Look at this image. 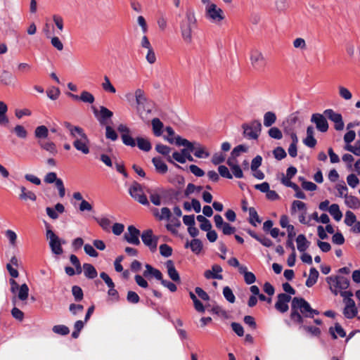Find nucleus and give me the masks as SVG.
Here are the masks:
<instances>
[{
	"label": "nucleus",
	"mask_w": 360,
	"mask_h": 360,
	"mask_svg": "<svg viewBox=\"0 0 360 360\" xmlns=\"http://www.w3.org/2000/svg\"><path fill=\"white\" fill-rule=\"evenodd\" d=\"M319 314V311L312 309L304 298L295 297L292 300L290 319L295 323H303V317L313 318Z\"/></svg>",
	"instance_id": "1"
},
{
	"label": "nucleus",
	"mask_w": 360,
	"mask_h": 360,
	"mask_svg": "<svg viewBox=\"0 0 360 360\" xmlns=\"http://www.w3.org/2000/svg\"><path fill=\"white\" fill-rule=\"evenodd\" d=\"M34 137L37 140V144L41 149L47 151L51 155L58 153L56 145L52 141L49 140V129L44 125H40L35 128Z\"/></svg>",
	"instance_id": "2"
},
{
	"label": "nucleus",
	"mask_w": 360,
	"mask_h": 360,
	"mask_svg": "<svg viewBox=\"0 0 360 360\" xmlns=\"http://www.w3.org/2000/svg\"><path fill=\"white\" fill-rule=\"evenodd\" d=\"M197 20L194 11L188 8L186 11L185 18L180 22L181 34L186 43L192 41V32L195 28Z\"/></svg>",
	"instance_id": "3"
},
{
	"label": "nucleus",
	"mask_w": 360,
	"mask_h": 360,
	"mask_svg": "<svg viewBox=\"0 0 360 360\" xmlns=\"http://www.w3.org/2000/svg\"><path fill=\"white\" fill-rule=\"evenodd\" d=\"M176 145L178 146H185L189 148L191 151L194 153V155L198 158H207L210 156V153L207 148L199 142H191L180 136L176 137Z\"/></svg>",
	"instance_id": "4"
},
{
	"label": "nucleus",
	"mask_w": 360,
	"mask_h": 360,
	"mask_svg": "<svg viewBox=\"0 0 360 360\" xmlns=\"http://www.w3.org/2000/svg\"><path fill=\"white\" fill-rule=\"evenodd\" d=\"M205 18L210 22L219 25L225 19L224 12L215 4H209L205 7Z\"/></svg>",
	"instance_id": "5"
},
{
	"label": "nucleus",
	"mask_w": 360,
	"mask_h": 360,
	"mask_svg": "<svg viewBox=\"0 0 360 360\" xmlns=\"http://www.w3.org/2000/svg\"><path fill=\"white\" fill-rule=\"evenodd\" d=\"M71 138L73 139L72 145L77 150L84 155L89 153L90 140L83 129Z\"/></svg>",
	"instance_id": "6"
},
{
	"label": "nucleus",
	"mask_w": 360,
	"mask_h": 360,
	"mask_svg": "<svg viewBox=\"0 0 360 360\" xmlns=\"http://www.w3.org/2000/svg\"><path fill=\"white\" fill-rule=\"evenodd\" d=\"M326 281L329 285L331 292L337 295L339 292L348 288L349 280L342 276H328Z\"/></svg>",
	"instance_id": "7"
},
{
	"label": "nucleus",
	"mask_w": 360,
	"mask_h": 360,
	"mask_svg": "<svg viewBox=\"0 0 360 360\" xmlns=\"http://www.w3.org/2000/svg\"><path fill=\"white\" fill-rule=\"evenodd\" d=\"M46 238L49 240V247L53 255H60L63 253L62 245L65 241L61 240L59 237L50 229L47 228L46 231Z\"/></svg>",
	"instance_id": "8"
},
{
	"label": "nucleus",
	"mask_w": 360,
	"mask_h": 360,
	"mask_svg": "<svg viewBox=\"0 0 360 360\" xmlns=\"http://www.w3.org/2000/svg\"><path fill=\"white\" fill-rule=\"evenodd\" d=\"M129 193L131 197L139 203L143 205H149V202L140 184L134 181L129 188Z\"/></svg>",
	"instance_id": "9"
},
{
	"label": "nucleus",
	"mask_w": 360,
	"mask_h": 360,
	"mask_svg": "<svg viewBox=\"0 0 360 360\" xmlns=\"http://www.w3.org/2000/svg\"><path fill=\"white\" fill-rule=\"evenodd\" d=\"M136 103L137 104V110L140 113L146 111L147 114L151 112V108L149 102L145 95V92L141 89H137L134 93Z\"/></svg>",
	"instance_id": "10"
},
{
	"label": "nucleus",
	"mask_w": 360,
	"mask_h": 360,
	"mask_svg": "<svg viewBox=\"0 0 360 360\" xmlns=\"http://www.w3.org/2000/svg\"><path fill=\"white\" fill-rule=\"evenodd\" d=\"M244 136L250 139H257L262 129V124L259 120H253L250 124L243 125Z\"/></svg>",
	"instance_id": "11"
},
{
	"label": "nucleus",
	"mask_w": 360,
	"mask_h": 360,
	"mask_svg": "<svg viewBox=\"0 0 360 360\" xmlns=\"http://www.w3.org/2000/svg\"><path fill=\"white\" fill-rule=\"evenodd\" d=\"M141 236L144 245L148 247L150 251L155 252L157 249L158 237L153 235V231L151 229L143 231Z\"/></svg>",
	"instance_id": "12"
},
{
	"label": "nucleus",
	"mask_w": 360,
	"mask_h": 360,
	"mask_svg": "<svg viewBox=\"0 0 360 360\" xmlns=\"http://www.w3.org/2000/svg\"><path fill=\"white\" fill-rule=\"evenodd\" d=\"M324 115L334 123V128L337 131H341L344 129V122L340 113L335 112L332 109L324 110Z\"/></svg>",
	"instance_id": "13"
},
{
	"label": "nucleus",
	"mask_w": 360,
	"mask_h": 360,
	"mask_svg": "<svg viewBox=\"0 0 360 360\" xmlns=\"http://www.w3.org/2000/svg\"><path fill=\"white\" fill-rule=\"evenodd\" d=\"M310 121L316 125V128L321 132H326L328 129V123L326 117L323 114L314 113Z\"/></svg>",
	"instance_id": "14"
},
{
	"label": "nucleus",
	"mask_w": 360,
	"mask_h": 360,
	"mask_svg": "<svg viewBox=\"0 0 360 360\" xmlns=\"http://www.w3.org/2000/svg\"><path fill=\"white\" fill-rule=\"evenodd\" d=\"M250 58L252 67L256 70L262 69L265 65L264 57L262 52L257 49H252L250 51Z\"/></svg>",
	"instance_id": "15"
},
{
	"label": "nucleus",
	"mask_w": 360,
	"mask_h": 360,
	"mask_svg": "<svg viewBox=\"0 0 360 360\" xmlns=\"http://www.w3.org/2000/svg\"><path fill=\"white\" fill-rule=\"evenodd\" d=\"M140 231L135 226L131 225L127 228V232H126L124 235V239L127 241V243L139 245L140 244L139 240Z\"/></svg>",
	"instance_id": "16"
},
{
	"label": "nucleus",
	"mask_w": 360,
	"mask_h": 360,
	"mask_svg": "<svg viewBox=\"0 0 360 360\" xmlns=\"http://www.w3.org/2000/svg\"><path fill=\"white\" fill-rule=\"evenodd\" d=\"M291 297L285 293H281L278 295V300L275 304V308L281 313L286 312L288 309V302L290 301Z\"/></svg>",
	"instance_id": "17"
},
{
	"label": "nucleus",
	"mask_w": 360,
	"mask_h": 360,
	"mask_svg": "<svg viewBox=\"0 0 360 360\" xmlns=\"http://www.w3.org/2000/svg\"><path fill=\"white\" fill-rule=\"evenodd\" d=\"M117 130L122 133L121 138L124 145L134 147L136 146L135 140L129 134V129L124 124H120Z\"/></svg>",
	"instance_id": "18"
},
{
	"label": "nucleus",
	"mask_w": 360,
	"mask_h": 360,
	"mask_svg": "<svg viewBox=\"0 0 360 360\" xmlns=\"http://www.w3.org/2000/svg\"><path fill=\"white\" fill-rule=\"evenodd\" d=\"M223 269L219 264H213L211 269L206 270L204 272V276L206 279H218L222 280L221 274Z\"/></svg>",
	"instance_id": "19"
},
{
	"label": "nucleus",
	"mask_w": 360,
	"mask_h": 360,
	"mask_svg": "<svg viewBox=\"0 0 360 360\" xmlns=\"http://www.w3.org/2000/svg\"><path fill=\"white\" fill-rule=\"evenodd\" d=\"M94 112L101 125L106 124L107 120L113 115L112 112L104 106H101L98 113L96 110H94Z\"/></svg>",
	"instance_id": "20"
},
{
	"label": "nucleus",
	"mask_w": 360,
	"mask_h": 360,
	"mask_svg": "<svg viewBox=\"0 0 360 360\" xmlns=\"http://www.w3.org/2000/svg\"><path fill=\"white\" fill-rule=\"evenodd\" d=\"M68 96L75 101L80 100L84 103L90 104L93 103L95 101L94 95L87 91H83L80 96L72 93H68Z\"/></svg>",
	"instance_id": "21"
},
{
	"label": "nucleus",
	"mask_w": 360,
	"mask_h": 360,
	"mask_svg": "<svg viewBox=\"0 0 360 360\" xmlns=\"http://www.w3.org/2000/svg\"><path fill=\"white\" fill-rule=\"evenodd\" d=\"M146 270L143 273V277L150 279L152 277H154L157 280H162V274L161 271L154 267H153L150 264H146L145 265Z\"/></svg>",
	"instance_id": "22"
},
{
	"label": "nucleus",
	"mask_w": 360,
	"mask_h": 360,
	"mask_svg": "<svg viewBox=\"0 0 360 360\" xmlns=\"http://www.w3.org/2000/svg\"><path fill=\"white\" fill-rule=\"evenodd\" d=\"M94 219L105 231L109 232L114 217L112 216H103L95 217Z\"/></svg>",
	"instance_id": "23"
},
{
	"label": "nucleus",
	"mask_w": 360,
	"mask_h": 360,
	"mask_svg": "<svg viewBox=\"0 0 360 360\" xmlns=\"http://www.w3.org/2000/svg\"><path fill=\"white\" fill-rule=\"evenodd\" d=\"M155 150H157L158 153L163 155H166L167 156V160L169 162V163H172L176 167L179 168V169H181V167L179 166V165L176 164L174 160H172L171 156L169 155V153L171 152V148L166 146V145H163V144H161V143H159V144H157L156 146H155Z\"/></svg>",
	"instance_id": "24"
},
{
	"label": "nucleus",
	"mask_w": 360,
	"mask_h": 360,
	"mask_svg": "<svg viewBox=\"0 0 360 360\" xmlns=\"http://www.w3.org/2000/svg\"><path fill=\"white\" fill-rule=\"evenodd\" d=\"M47 215L52 219L58 218V213L62 214L65 212V207L61 203H57L55 207H48L46 208Z\"/></svg>",
	"instance_id": "25"
},
{
	"label": "nucleus",
	"mask_w": 360,
	"mask_h": 360,
	"mask_svg": "<svg viewBox=\"0 0 360 360\" xmlns=\"http://www.w3.org/2000/svg\"><path fill=\"white\" fill-rule=\"evenodd\" d=\"M166 268L167 269V274L169 277L174 282L180 281V276L175 269L174 262L172 260H168L165 263Z\"/></svg>",
	"instance_id": "26"
},
{
	"label": "nucleus",
	"mask_w": 360,
	"mask_h": 360,
	"mask_svg": "<svg viewBox=\"0 0 360 360\" xmlns=\"http://www.w3.org/2000/svg\"><path fill=\"white\" fill-rule=\"evenodd\" d=\"M153 213L160 221L169 220L172 216V212L168 207H162L160 211L158 208H154Z\"/></svg>",
	"instance_id": "27"
},
{
	"label": "nucleus",
	"mask_w": 360,
	"mask_h": 360,
	"mask_svg": "<svg viewBox=\"0 0 360 360\" xmlns=\"http://www.w3.org/2000/svg\"><path fill=\"white\" fill-rule=\"evenodd\" d=\"M297 248L300 252H305L310 245V242L307 240L304 234H300L296 238Z\"/></svg>",
	"instance_id": "28"
},
{
	"label": "nucleus",
	"mask_w": 360,
	"mask_h": 360,
	"mask_svg": "<svg viewBox=\"0 0 360 360\" xmlns=\"http://www.w3.org/2000/svg\"><path fill=\"white\" fill-rule=\"evenodd\" d=\"M185 248H190L193 253L198 255L202 250V243L200 240L194 238L191 242H186Z\"/></svg>",
	"instance_id": "29"
},
{
	"label": "nucleus",
	"mask_w": 360,
	"mask_h": 360,
	"mask_svg": "<svg viewBox=\"0 0 360 360\" xmlns=\"http://www.w3.org/2000/svg\"><path fill=\"white\" fill-rule=\"evenodd\" d=\"M135 141L137 147L143 151L148 152L152 148L151 143L147 138L139 136L136 139Z\"/></svg>",
	"instance_id": "30"
},
{
	"label": "nucleus",
	"mask_w": 360,
	"mask_h": 360,
	"mask_svg": "<svg viewBox=\"0 0 360 360\" xmlns=\"http://www.w3.org/2000/svg\"><path fill=\"white\" fill-rule=\"evenodd\" d=\"M152 162L158 172L160 174H165L167 172V166L161 158L155 157L152 159Z\"/></svg>",
	"instance_id": "31"
},
{
	"label": "nucleus",
	"mask_w": 360,
	"mask_h": 360,
	"mask_svg": "<svg viewBox=\"0 0 360 360\" xmlns=\"http://www.w3.org/2000/svg\"><path fill=\"white\" fill-rule=\"evenodd\" d=\"M153 132L155 136H160L163 132L164 124L159 118H153L151 121Z\"/></svg>",
	"instance_id": "32"
},
{
	"label": "nucleus",
	"mask_w": 360,
	"mask_h": 360,
	"mask_svg": "<svg viewBox=\"0 0 360 360\" xmlns=\"http://www.w3.org/2000/svg\"><path fill=\"white\" fill-rule=\"evenodd\" d=\"M345 205L353 210H357L360 207V200L354 195H349L345 199Z\"/></svg>",
	"instance_id": "33"
},
{
	"label": "nucleus",
	"mask_w": 360,
	"mask_h": 360,
	"mask_svg": "<svg viewBox=\"0 0 360 360\" xmlns=\"http://www.w3.org/2000/svg\"><path fill=\"white\" fill-rule=\"evenodd\" d=\"M83 269H84V276L89 279H94L98 275L96 269L91 264H89V263L84 264Z\"/></svg>",
	"instance_id": "34"
},
{
	"label": "nucleus",
	"mask_w": 360,
	"mask_h": 360,
	"mask_svg": "<svg viewBox=\"0 0 360 360\" xmlns=\"http://www.w3.org/2000/svg\"><path fill=\"white\" fill-rule=\"evenodd\" d=\"M319 275V271L314 267H311L309 270V277L306 281V285L309 288L312 287L316 283Z\"/></svg>",
	"instance_id": "35"
},
{
	"label": "nucleus",
	"mask_w": 360,
	"mask_h": 360,
	"mask_svg": "<svg viewBox=\"0 0 360 360\" xmlns=\"http://www.w3.org/2000/svg\"><path fill=\"white\" fill-rule=\"evenodd\" d=\"M330 333L331 334L333 338L336 339L338 338V335L344 338L346 336V333L345 330L342 328V327L339 323H335L334 328L330 327Z\"/></svg>",
	"instance_id": "36"
},
{
	"label": "nucleus",
	"mask_w": 360,
	"mask_h": 360,
	"mask_svg": "<svg viewBox=\"0 0 360 360\" xmlns=\"http://www.w3.org/2000/svg\"><path fill=\"white\" fill-rule=\"evenodd\" d=\"M328 212L337 221H339L342 217V214L338 204H332L328 208Z\"/></svg>",
	"instance_id": "37"
},
{
	"label": "nucleus",
	"mask_w": 360,
	"mask_h": 360,
	"mask_svg": "<svg viewBox=\"0 0 360 360\" xmlns=\"http://www.w3.org/2000/svg\"><path fill=\"white\" fill-rule=\"evenodd\" d=\"M15 295H17L20 300L25 301L29 296V288L27 285L26 283L22 284Z\"/></svg>",
	"instance_id": "38"
},
{
	"label": "nucleus",
	"mask_w": 360,
	"mask_h": 360,
	"mask_svg": "<svg viewBox=\"0 0 360 360\" xmlns=\"http://www.w3.org/2000/svg\"><path fill=\"white\" fill-rule=\"evenodd\" d=\"M276 120V115L274 112L268 111L264 115V125L266 127H269L275 123Z\"/></svg>",
	"instance_id": "39"
},
{
	"label": "nucleus",
	"mask_w": 360,
	"mask_h": 360,
	"mask_svg": "<svg viewBox=\"0 0 360 360\" xmlns=\"http://www.w3.org/2000/svg\"><path fill=\"white\" fill-rule=\"evenodd\" d=\"M249 222L253 226H257V224L261 223V219H259L257 212L256 210L254 207H250L249 208Z\"/></svg>",
	"instance_id": "40"
},
{
	"label": "nucleus",
	"mask_w": 360,
	"mask_h": 360,
	"mask_svg": "<svg viewBox=\"0 0 360 360\" xmlns=\"http://www.w3.org/2000/svg\"><path fill=\"white\" fill-rule=\"evenodd\" d=\"M21 194L20 195V198L22 200H30L32 201H35L37 199L36 195L30 191H27L25 187H20Z\"/></svg>",
	"instance_id": "41"
},
{
	"label": "nucleus",
	"mask_w": 360,
	"mask_h": 360,
	"mask_svg": "<svg viewBox=\"0 0 360 360\" xmlns=\"http://www.w3.org/2000/svg\"><path fill=\"white\" fill-rule=\"evenodd\" d=\"M62 125L68 130L70 137L75 136V135L82 129V127L72 125L69 122H63Z\"/></svg>",
	"instance_id": "42"
},
{
	"label": "nucleus",
	"mask_w": 360,
	"mask_h": 360,
	"mask_svg": "<svg viewBox=\"0 0 360 360\" xmlns=\"http://www.w3.org/2000/svg\"><path fill=\"white\" fill-rule=\"evenodd\" d=\"M103 89L105 92L115 94L116 92V89L114 87V86L112 84L109 77L108 76H104L103 77V82L101 84Z\"/></svg>",
	"instance_id": "43"
},
{
	"label": "nucleus",
	"mask_w": 360,
	"mask_h": 360,
	"mask_svg": "<svg viewBox=\"0 0 360 360\" xmlns=\"http://www.w3.org/2000/svg\"><path fill=\"white\" fill-rule=\"evenodd\" d=\"M288 232V240L286 241V247L288 248H290L291 250L294 251V249H295L294 243H293V238L296 235L295 229V228L290 227V230L287 231Z\"/></svg>",
	"instance_id": "44"
},
{
	"label": "nucleus",
	"mask_w": 360,
	"mask_h": 360,
	"mask_svg": "<svg viewBox=\"0 0 360 360\" xmlns=\"http://www.w3.org/2000/svg\"><path fill=\"white\" fill-rule=\"evenodd\" d=\"M297 210L300 212L307 211V205L304 202L300 200H294L292 203L291 212L294 214Z\"/></svg>",
	"instance_id": "45"
},
{
	"label": "nucleus",
	"mask_w": 360,
	"mask_h": 360,
	"mask_svg": "<svg viewBox=\"0 0 360 360\" xmlns=\"http://www.w3.org/2000/svg\"><path fill=\"white\" fill-rule=\"evenodd\" d=\"M202 190V186H195L193 184L189 183L186 188L184 191V195L186 197L189 196L190 195L194 193H200Z\"/></svg>",
	"instance_id": "46"
},
{
	"label": "nucleus",
	"mask_w": 360,
	"mask_h": 360,
	"mask_svg": "<svg viewBox=\"0 0 360 360\" xmlns=\"http://www.w3.org/2000/svg\"><path fill=\"white\" fill-rule=\"evenodd\" d=\"M165 131L167 134V136H165L164 138L167 140L169 143H175L176 144V137L178 135H175V132L174 129L171 127H167L165 128Z\"/></svg>",
	"instance_id": "47"
},
{
	"label": "nucleus",
	"mask_w": 360,
	"mask_h": 360,
	"mask_svg": "<svg viewBox=\"0 0 360 360\" xmlns=\"http://www.w3.org/2000/svg\"><path fill=\"white\" fill-rule=\"evenodd\" d=\"M72 293L76 302H79L83 299L84 294L82 289L78 285H74L72 288Z\"/></svg>",
	"instance_id": "48"
},
{
	"label": "nucleus",
	"mask_w": 360,
	"mask_h": 360,
	"mask_svg": "<svg viewBox=\"0 0 360 360\" xmlns=\"http://www.w3.org/2000/svg\"><path fill=\"white\" fill-rule=\"evenodd\" d=\"M223 295L229 302H235V295H233L232 290L229 286H226L223 288Z\"/></svg>",
	"instance_id": "49"
},
{
	"label": "nucleus",
	"mask_w": 360,
	"mask_h": 360,
	"mask_svg": "<svg viewBox=\"0 0 360 360\" xmlns=\"http://www.w3.org/2000/svg\"><path fill=\"white\" fill-rule=\"evenodd\" d=\"M47 96L53 101H55L58 98L60 91L58 87L51 86L46 91Z\"/></svg>",
	"instance_id": "50"
},
{
	"label": "nucleus",
	"mask_w": 360,
	"mask_h": 360,
	"mask_svg": "<svg viewBox=\"0 0 360 360\" xmlns=\"http://www.w3.org/2000/svg\"><path fill=\"white\" fill-rule=\"evenodd\" d=\"M335 188L337 189L338 192L339 197L346 198L347 196H348V188L347 186L345 185V182H342V184H338L335 186Z\"/></svg>",
	"instance_id": "51"
},
{
	"label": "nucleus",
	"mask_w": 360,
	"mask_h": 360,
	"mask_svg": "<svg viewBox=\"0 0 360 360\" xmlns=\"http://www.w3.org/2000/svg\"><path fill=\"white\" fill-rule=\"evenodd\" d=\"M13 131L15 134V135L20 139H25L27 136V131L25 129V128L22 125H16Z\"/></svg>",
	"instance_id": "52"
},
{
	"label": "nucleus",
	"mask_w": 360,
	"mask_h": 360,
	"mask_svg": "<svg viewBox=\"0 0 360 360\" xmlns=\"http://www.w3.org/2000/svg\"><path fill=\"white\" fill-rule=\"evenodd\" d=\"M356 221L355 214L351 211H347L345 213V223L348 226H352Z\"/></svg>",
	"instance_id": "53"
},
{
	"label": "nucleus",
	"mask_w": 360,
	"mask_h": 360,
	"mask_svg": "<svg viewBox=\"0 0 360 360\" xmlns=\"http://www.w3.org/2000/svg\"><path fill=\"white\" fill-rule=\"evenodd\" d=\"M159 248L160 253L162 257H169L172 254V248L167 244H162Z\"/></svg>",
	"instance_id": "54"
},
{
	"label": "nucleus",
	"mask_w": 360,
	"mask_h": 360,
	"mask_svg": "<svg viewBox=\"0 0 360 360\" xmlns=\"http://www.w3.org/2000/svg\"><path fill=\"white\" fill-rule=\"evenodd\" d=\"M269 136L274 139L280 140L283 137L281 131L277 127H271L268 131Z\"/></svg>",
	"instance_id": "55"
},
{
	"label": "nucleus",
	"mask_w": 360,
	"mask_h": 360,
	"mask_svg": "<svg viewBox=\"0 0 360 360\" xmlns=\"http://www.w3.org/2000/svg\"><path fill=\"white\" fill-rule=\"evenodd\" d=\"M53 331L55 333L61 335H68L70 333V330L68 327L64 325H56L53 327Z\"/></svg>",
	"instance_id": "56"
},
{
	"label": "nucleus",
	"mask_w": 360,
	"mask_h": 360,
	"mask_svg": "<svg viewBox=\"0 0 360 360\" xmlns=\"http://www.w3.org/2000/svg\"><path fill=\"white\" fill-rule=\"evenodd\" d=\"M218 172L221 176L231 179L233 178L232 174L229 172L227 167L224 165H220L218 167Z\"/></svg>",
	"instance_id": "57"
},
{
	"label": "nucleus",
	"mask_w": 360,
	"mask_h": 360,
	"mask_svg": "<svg viewBox=\"0 0 360 360\" xmlns=\"http://www.w3.org/2000/svg\"><path fill=\"white\" fill-rule=\"evenodd\" d=\"M343 314L347 319H352L357 314V309L356 307H345Z\"/></svg>",
	"instance_id": "58"
},
{
	"label": "nucleus",
	"mask_w": 360,
	"mask_h": 360,
	"mask_svg": "<svg viewBox=\"0 0 360 360\" xmlns=\"http://www.w3.org/2000/svg\"><path fill=\"white\" fill-rule=\"evenodd\" d=\"M300 180L302 181V187L303 188V189L310 191H314L316 190L317 186L314 183L311 181H305L302 177H300Z\"/></svg>",
	"instance_id": "59"
},
{
	"label": "nucleus",
	"mask_w": 360,
	"mask_h": 360,
	"mask_svg": "<svg viewBox=\"0 0 360 360\" xmlns=\"http://www.w3.org/2000/svg\"><path fill=\"white\" fill-rule=\"evenodd\" d=\"M347 182L350 187L354 188L359 184V179L355 174H351L347 176Z\"/></svg>",
	"instance_id": "60"
},
{
	"label": "nucleus",
	"mask_w": 360,
	"mask_h": 360,
	"mask_svg": "<svg viewBox=\"0 0 360 360\" xmlns=\"http://www.w3.org/2000/svg\"><path fill=\"white\" fill-rule=\"evenodd\" d=\"M105 136L108 139L113 141L117 139L116 131L110 126H106L105 127Z\"/></svg>",
	"instance_id": "61"
},
{
	"label": "nucleus",
	"mask_w": 360,
	"mask_h": 360,
	"mask_svg": "<svg viewBox=\"0 0 360 360\" xmlns=\"http://www.w3.org/2000/svg\"><path fill=\"white\" fill-rule=\"evenodd\" d=\"M338 89L341 98L345 100H350L352 98V94L349 89L342 86H339Z\"/></svg>",
	"instance_id": "62"
},
{
	"label": "nucleus",
	"mask_w": 360,
	"mask_h": 360,
	"mask_svg": "<svg viewBox=\"0 0 360 360\" xmlns=\"http://www.w3.org/2000/svg\"><path fill=\"white\" fill-rule=\"evenodd\" d=\"M224 160H225V155H224L222 153H214L212 158V162L214 165H218L224 162Z\"/></svg>",
	"instance_id": "63"
},
{
	"label": "nucleus",
	"mask_w": 360,
	"mask_h": 360,
	"mask_svg": "<svg viewBox=\"0 0 360 360\" xmlns=\"http://www.w3.org/2000/svg\"><path fill=\"white\" fill-rule=\"evenodd\" d=\"M274 155L276 159L278 160H281L285 158L287 155L285 150L281 147H277L274 150Z\"/></svg>",
	"instance_id": "64"
}]
</instances>
